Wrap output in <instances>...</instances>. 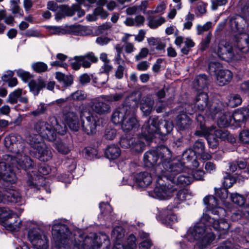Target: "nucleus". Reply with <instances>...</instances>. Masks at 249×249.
Returning a JSON list of instances; mask_svg holds the SVG:
<instances>
[{
  "label": "nucleus",
  "mask_w": 249,
  "mask_h": 249,
  "mask_svg": "<svg viewBox=\"0 0 249 249\" xmlns=\"http://www.w3.org/2000/svg\"><path fill=\"white\" fill-rule=\"evenodd\" d=\"M210 227L216 231H226L229 229L230 225L225 219L216 220L207 214H203L199 222L188 230V239L194 241L199 249H206L215 238L214 234L208 231Z\"/></svg>",
  "instance_id": "1"
},
{
  "label": "nucleus",
  "mask_w": 249,
  "mask_h": 249,
  "mask_svg": "<svg viewBox=\"0 0 249 249\" xmlns=\"http://www.w3.org/2000/svg\"><path fill=\"white\" fill-rule=\"evenodd\" d=\"M71 232L68 226L63 223L57 222L52 226L53 238L58 243L63 245H73L79 248L86 247L93 248L95 246L94 239L89 237H85L79 232Z\"/></svg>",
  "instance_id": "2"
},
{
  "label": "nucleus",
  "mask_w": 249,
  "mask_h": 249,
  "mask_svg": "<svg viewBox=\"0 0 249 249\" xmlns=\"http://www.w3.org/2000/svg\"><path fill=\"white\" fill-rule=\"evenodd\" d=\"M172 153L170 149L164 145L159 146L155 150L146 152L143 156V161L147 167L153 166L156 164L158 160L160 162L153 168L156 176L159 179H162V175L170 169L169 166L172 163Z\"/></svg>",
  "instance_id": "3"
},
{
  "label": "nucleus",
  "mask_w": 249,
  "mask_h": 249,
  "mask_svg": "<svg viewBox=\"0 0 249 249\" xmlns=\"http://www.w3.org/2000/svg\"><path fill=\"white\" fill-rule=\"evenodd\" d=\"M169 168L170 169L163 174L162 178H166L174 184L185 186L189 185L193 181L192 177L185 173H183L176 177V176L181 173L184 170V165L180 161H172Z\"/></svg>",
  "instance_id": "4"
},
{
  "label": "nucleus",
  "mask_w": 249,
  "mask_h": 249,
  "mask_svg": "<svg viewBox=\"0 0 249 249\" xmlns=\"http://www.w3.org/2000/svg\"><path fill=\"white\" fill-rule=\"evenodd\" d=\"M140 96L138 98L133 96L128 97L122 107L116 108L112 115L111 120L115 124H122L126 117L135 112L138 107Z\"/></svg>",
  "instance_id": "5"
},
{
  "label": "nucleus",
  "mask_w": 249,
  "mask_h": 249,
  "mask_svg": "<svg viewBox=\"0 0 249 249\" xmlns=\"http://www.w3.org/2000/svg\"><path fill=\"white\" fill-rule=\"evenodd\" d=\"M208 95L205 92H200L195 98L194 107L199 111L206 110L208 116L213 117L221 111V103L217 101H213L209 104Z\"/></svg>",
  "instance_id": "6"
},
{
  "label": "nucleus",
  "mask_w": 249,
  "mask_h": 249,
  "mask_svg": "<svg viewBox=\"0 0 249 249\" xmlns=\"http://www.w3.org/2000/svg\"><path fill=\"white\" fill-rule=\"evenodd\" d=\"M76 1L77 3L73 4L71 7L67 4L62 5L60 7V11L56 15V18L62 19L65 17H72L75 12L77 13L78 17L81 18L85 15V11L81 9V5L86 6V1L90 4L96 2V0H76Z\"/></svg>",
  "instance_id": "7"
},
{
  "label": "nucleus",
  "mask_w": 249,
  "mask_h": 249,
  "mask_svg": "<svg viewBox=\"0 0 249 249\" xmlns=\"http://www.w3.org/2000/svg\"><path fill=\"white\" fill-rule=\"evenodd\" d=\"M211 49L213 53L226 61L229 62L237 59L232 45L225 41H220L217 46L213 45Z\"/></svg>",
  "instance_id": "8"
},
{
  "label": "nucleus",
  "mask_w": 249,
  "mask_h": 249,
  "mask_svg": "<svg viewBox=\"0 0 249 249\" xmlns=\"http://www.w3.org/2000/svg\"><path fill=\"white\" fill-rule=\"evenodd\" d=\"M81 127L82 131L88 135H92L96 132L97 121L92 113L87 110H81Z\"/></svg>",
  "instance_id": "9"
},
{
  "label": "nucleus",
  "mask_w": 249,
  "mask_h": 249,
  "mask_svg": "<svg viewBox=\"0 0 249 249\" xmlns=\"http://www.w3.org/2000/svg\"><path fill=\"white\" fill-rule=\"evenodd\" d=\"M33 129L44 139L49 141H54L55 140V133L53 128V124L46 121L38 120L35 122Z\"/></svg>",
  "instance_id": "10"
},
{
  "label": "nucleus",
  "mask_w": 249,
  "mask_h": 249,
  "mask_svg": "<svg viewBox=\"0 0 249 249\" xmlns=\"http://www.w3.org/2000/svg\"><path fill=\"white\" fill-rule=\"evenodd\" d=\"M158 118L150 117L142 127V136L145 141L150 142L152 141L155 135H159Z\"/></svg>",
  "instance_id": "11"
},
{
  "label": "nucleus",
  "mask_w": 249,
  "mask_h": 249,
  "mask_svg": "<svg viewBox=\"0 0 249 249\" xmlns=\"http://www.w3.org/2000/svg\"><path fill=\"white\" fill-rule=\"evenodd\" d=\"M29 238L34 247L36 249H47L48 240L43 232L40 229H34L29 231Z\"/></svg>",
  "instance_id": "12"
},
{
  "label": "nucleus",
  "mask_w": 249,
  "mask_h": 249,
  "mask_svg": "<svg viewBox=\"0 0 249 249\" xmlns=\"http://www.w3.org/2000/svg\"><path fill=\"white\" fill-rule=\"evenodd\" d=\"M230 171L233 173L236 172V175L239 179L248 178L249 176V165L247 167V162L244 160H237L229 163Z\"/></svg>",
  "instance_id": "13"
},
{
  "label": "nucleus",
  "mask_w": 249,
  "mask_h": 249,
  "mask_svg": "<svg viewBox=\"0 0 249 249\" xmlns=\"http://www.w3.org/2000/svg\"><path fill=\"white\" fill-rule=\"evenodd\" d=\"M102 96L103 95H101L95 99L92 106L93 111L100 115L107 114L111 111L110 106L106 102L107 101H105Z\"/></svg>",
  "instance_id": "14"
},
{
  "label": "nucleus",
  "mask_w": 249,
  "mask_h": 249,
  "mask_svg": "<svg viewBox=\"0 0 249 249\" xmlns=\"http://www.w3.org/2000/svg\"><path fill=\"white\" fill-rule=\"evenodd\" d=\"M235 47L243 52L249 51V35L245 33L236 35L233 38Z\"/></svg>",
  "instance_id": "15"
},
{
  "label": "nucleus",
  "mask_w": 249,
  "mask_h": 249,
  "mask_svg": "<svg viewBox=\"0 0 249 249\" xmlns=\"http://www.w3.org/2000/svg\"><path fill=\"white\" fill-rule=\"evenodd\" d=\"M204 203L206 205L208 210L215 215H219L225 213V211L222 208L218 206V200L215 197L213 196H209L203 199Z\"/></svg>",
  "instance_id": "16"
},
{
  "label": "nucleus",
  "mask_w": 249,
  "mask_h": 249,
  "mask_svg": "<svg viewBox=\"0 0 249 249\" xmlns=\"http://www.w3.org/2000/svg\"><path fill=\"white\" fill-rule=\"evenodd\" d=\"M177 190L174 185H160L157 186L154 189L155 196L159 199H166L170 197L174 192Z\"/></svg>",
  "instance_id": "17"
},
{
  "label": "nucleus",
  "mask_w": 249,
  "mask_h": 249,
  "mask_svg": "<svg viewBox=\"0 0 249 249\" xmlns=\"http://www.w3.org/2000/svg\"><path fill=\"white\" fill-rule=\"evenodd\" d=\"M15 152L17 153V163L21 168L25 170L33 168L34 166V162L29 157L24 154V149H18Z\"/></svg>",
  "instance_id": "18"
},
{
  "label": "nucleus",
  "mask_w": 249,
  "mask_h": 249,
  "mask_svg": "<svg viewBox=\"0 0 249 249\" xmlns=\"http://www.w3.org/2000/svg\"><path fill=\"white\" fill-rule=\"evenodd\" d=\"M0 178L4 181L11 184L17 181V177L15 173L7 167L5 162H0Z\"/></svg>",
  "instance_id": "19"
},
{
  "label": "nucleus",
  "mask_w": 249,
  "mask_h": 249,
  "mask_svg": "<svg viewBox=\"0 0 249 249\" xmlns=\"http://www.w3.org/2000/svg\"><path fill=\"white\" fill-rule=\"evenodd\" d=\"M65 121L69 128L74 131H77L80 127L79 118L76 113L70 111L65 115Z\"/></svg>",
  "instance_id": "20"
},
{
  "label": "nucleus",
  "mask_w": 249,
  "mask_h": 249,
  "mask_svg": "<svg viewBox=\"0 0 249 249\" xmlns=\"http://www.w3.org/2000/svg\"><path fill=\"white\" fill-rule=\"evenodd\" d=\"M39 147L36 149V157L41 161H47L50 160L52 157L51 149L47 146L45 143H41Z\"/></svg>",
  "instance_id": "21"
},
{
  "label": "nucleus",
  "mask_w": 249,
  "mask_h": 249,
  "mask_svg": "<svg viewBox=\"0 0 249 249\" xmlns=\"http://www.w3.org/2000/svg\"><path fill=\"white\" fill-rule=\"evenodd\" d=\"M176 124L180 130H188L191 129L192 121L187 114L182 113L177 116Z\"/></svg>",
  "instance_id": "22"
},
{
  "label": "nucleus",
  "mask_w": 249,
  "mask_h": 249,
  "mask_svg": "<svg viewBox=\"0 0 249 249\" xmlns=\"http://www.w3.org/2000/svg\"><path fill=\"white\" fill-rule=\"evenodd\" d=\"M154 104V98L151 94L147 95L142 100L140 104V108L145 116H148L150 114Z\"/></svg>",
  "instance_id": "23"
},
{
  "label": "nucleus",
  "mask_w": 249,
  "mask_h": 249,
  "mask_svg": "<svg viewBox=\"0 0 249 249\" xmlns=\"http://www.w3.org/2000/svg\"><path fill=\"white\" fill-rule=\"evenodd\" d=\"M136 184L141 187H145L152 182L151 175L147 172H143L137 174L134 177Z\"/></svg>",
  "instance_id": "24"
},
{
  "label": "nucleus",
  "mask_w": 249,
  "mask_h": 249,
  "mask_svg": "<svg viewBox=\"0 0 249 249\" xmlns=\"http://www.w3.org/2000/svg\"><path fill=\"white\" fill-rule=\"evenodd\" d=\"M216 76L217 84L220 86H223L231 80L233 75L228 70H222L217 72Z\"/></svg>",
  "instance_id": "25"
},
{
  "label": "nucleus",
  "mask_w": 249,
  "mask_h": 249,
  "mask_svg": "<svg viewBox=\"0 0 249 249\" xmlns=\"http://www.w3.org/2000/svg\"><path fill=\"white\" fill-rule=\"evenodd\" d=\"M135 112L127 115L125 120L122 123V128L124 131L128 132L137 128L138 126V122L134 115Z\"/></svg>",
  "instance_id": "26"
},
{
  "label": "nucleus",
  "mask_w": 249,
  "mask_h": 249,
  "mask_svg": "<svg viewBox=\"0 0 249 249\" xmlns=\"http://www.w3.org/2000/svg\"><path fill=\"white\" fill-rule=\"evenodd\" d=\"M249 117V109L242 107L236 110L232 115L233 120L235 123H241L246 121Z\"/></svg>",
  "instance_id": "27"
},
{
  "label": "nucleus",
  "mask_w": 249,
  "mask_h": 249,
  "mask_svg": "<svg viewBox=\"0 0 249 249\" xmlns=\"http://www.w3.org/2000/svg\"><path fill=\"white\" fill-rule=\"evenodd\" d=\"M148 26L151 29H156L166 22L164 18L160 16L148 15L147 17Z\"/></svg>",
  "instance_id": "28"
},
{
  "label": "nucleus",
  "mask_w": 249,
  "mask_h": 249,
  "mask_svg": "<svg viewBox=\"0 0 249 249\" xmlns=\"http://www.w3.org/2000/svg\"><path fill=\"white\" fill-rule=\"evenodd\" d=\"M30 91L34 95H37L43 88L46 87V84L44 80L39 78L37 80H31L28 84Z\"/></svg>",
  "instance_id": "29"
},
{
  "label": "nucleus",
  "mask_w": 249,
  "mask_h": 249,
  "mask_svg": "<svg viewBox=\"0 0 249 249\" xmlns=\"http://www.w3.org/2000/svg\"><path fill=\"white\" fill-rule=\"evenodd\" d=\"M79 57L82 66L86 68L90 67L91 62L96 63L98 60V57L92 52L87 53L84 55L79 56Z\"/></svg>",
  "instance_id": "30"
},
{
  "label": "nucleus",
  "mask_w": 249,
  "mask_h": 249,
  "mask_svg": "<svg viewBox=\"0 0 249 249\" xmlns=\"http://www.w3.org/2000/svg\"><path fill=\"white\" fill-rule=\"evenodd\" d=\"M215 127H213V133L215 136L218 139L223 141L227 140L231 143L235 142V139L232 135L227 130L225 129H215Z\"/></svg>",
  "instance_id": "31"
},
{
  "label": "nucleus",
  "mask_w": 249,
  "mask_h": 249,
  "mask_svg": "<svg viewBox=\"0 0 249 249\" xmlns=\"http://www.w3.org/2000/svg\"><path fill=\"white\" fill-rule=\"evenodd\" d=\"M133 143L131 144V150L137 153H141L144 149L145 146L144 141H145L142 136L133 138Z\"/></svg>",
  "instance_id": "32"
},
{
  "label": "nucleus",
  "mask_w": 249,
  "mask_h": 249,
  "mask_svg": "<svg viewBox=\"0 0 249 249\" xmlns=\"http://www.w3.org/2000/svg\"><path fill=\"white\" fill-rule=\"evenodd\" d=\"M105 155L108 159L114 160L119 157L121 155V150L116 145H110L107 148Z\"/></svg>",
  "instance_id": "33"
},
{
  "label": "nucleus",
  "mask_w": 249,
  "mask_h": 249,
  "mask_svg": "<svg viewBox=\"0 0 249 249\" xmlns=\"http://www.w3.org/2000/svg\"><path fill=\"white\" fill-rule=\"evenodd\" d=\"M19 138L20 137L18 136L15 134H10L5 139V144L6 146L11 145L13 146V148L15 145L20 150L23 149V143L19 141Z\"/></svg>",
  "instance_id": "34"
},
{
  "label": "nucleus",
  "mask_w": 249,
  "mask_h": 249,
  "mask_svg": "<svg viewBox=\"0 0 249 249\" xmlns=\"http://www.w3.org/2000/svg\"><path fill=\"white\" fill-rule=\"evenodd\" d=\"M42 137L38 134L30 135L28 137L27 141L34 149H36L41 143H45L42 140Z\"/></svg>",
  "instance_id": "35"
},
{
  "label": "nucleus",
  "mask_w": 249,
  "mask_h": 249,
  "mask_svg": "<svg viewBox=\"0 0 249 249\" xmlns=\"http://www.w3.org/2000/svg\"><path fill=\"white\" fill-rule=\"evenodd\" d=\"M4 211L8 213V214L5 216L7 219L12 217L14 218L15 219V222L14 223L10 221H7V223L8 224L9 227L13 230H16L17 228H19L20 225V222L17 223V220L18 219L17 215L8 208H4Z\"/></svg>",
  "instance_id": "36"
},
{
  "label": "nucleus",
  "mask_w": 249,
  "mask_h": 249,
  "mask_svg": "<svg viewBox=\"0 0 249 249\" xmlns=\"http://www.w3.org/2000/svg\"><path fill=\"white\" fill-rule=\"evenodd\" d=\"M173 124L172 122L164 121L163 124L159 125V133L162 136H166L170 133L173 129Z\"/></svg>",
  "instance_id": "37"
},
{
  "label": "nucleus",
  "mask_w": 249,
  "mask_h": 249,
  "mask_svg": "<svg viewBox=\"0 0 249 249\" xmlns=\"http://www.w3.org/2000/svg\"><path fill=\"white\" fill-rule=\"evenodd\" d=\"M51 123L53 124V128L55 133V138H56L57 133L62 135L65 134L66 132L67 127L64 124H60L58 123L55 118L52 119Z\"/></svg>",
  "instance_id": "38"
},
{
  "label": "nucleus",
  "mask_w": 249,
  "mask_h": 249,
  "mask_svg": "<svg viewBox=\"0 0 249 249\" xmlns=\"http://www.w3.org/2000/svg\"><path fill=\"white\" fill-rule=\"evenodd\" d=\"M217 115H218L217 117L218 124L222 127H225L228 125L230 124V120L231 121V119H230V116H228L222 112V106H221V111L213 117L211 116V117L214 119L216 117Z\"/></svg>",
  "instance_id": "39"
},
{
  "label": "nucleus",
  "mask_w": 249,
  "mask_h": 249,
  "mask_svg": "<svg viewBox=\"0 0 249 249\" xmlns=\"http://www.w3.org/2000/svg\"><path fill=\"white\" fill-rule=\"evenodd\" d=\"M207 84V76L205 74H200L197 76L194 83V86L198 90L204 89Z\"/></svg>",
  "instance_id": "40"
},
{
  "label": "nucleus",
  "mask_w": 249,
  "mask_h": 249,
  "mask_svg": "<svg viewBox=\"0 0 249 249\" xmlns=\"http://www.w3.org/2000/svg\"><path fill=\"white\" fill-rule=\"evenodd\" d=\"M116 51V54L114 58L115 63L117 64L123 65L124 64V58L125 55L123 54V47L120 44H117L115 47Z\"/></svg>",
  "instance_id": "41"
},
{
  "label": "nucleus",
  "mask_w": 249,
  "mask_h": 249,
  "mask_svg": "<svg viewBox=\"0 0 249 249\" xmlns=\"http://www.w3.org/2000/svg\"><path fill=\"white\" fill-rule=\"evenodd\" d=\"M54 148L62 154H67L70 151L69 146L61 141H57L54 143Z\"/></svg>",
  "instance_id": "42"
},
{
  "label": "nucleus",
  "mask_w": 249,
  "mask_h": 249,
  "mask_svg": "<svg viewBox=\"0 0 249 249\" xmlns=\"http://www.w3.org/2000/svg\"><path fill=\"white\" fill-rule=\"evenodd\" d=\"M8 201L13 203H18L21 201V196L18 191L10 190L6 195Z\"/></svg>",
  "instance_id": "43"
},
{
  "label": "nucleus",
  "mask_w": 249,
  "mask_h": 249,
  "mask_svg": "<svg viewBox=\"0 0 249 249\" xmlns=\"http://www.w3.org/2000/svg\"><path fill=\"white\" fill-rule=\"evenodd\" d=\"M242 102V99L240 95L237 94H231L229 97L228 106L231 107H235Z\"/></svg>",
  "instance_id": "44"
},
{
  "label": "nucleus",
  "mask_w": 249,
  "mask_h": 249,
  "mask_svg": "<svg viewBox=\"0 0 249 249\" xmlns=\"http://www.w3.org/2000/svg\"><path fill=\"white\" fill-rule=\"evenodd\" d=\"M213 131V130L208 134L206 139L210 147L212 148H216L219 144V140L215 136V134Z\"/></svg>",
  "instance_id": "45"
},
{
  "label": "nucleus",
  "mask_w": 249,
  "mask_h": 249,
  "mask_svg": "<svg viewBox=\"0 0 249 249\" xmlns=\"http://www.w3.org/2000/svg\"><path fill=\"white\" fill-rule=\"evenodd\" d=\"M10 2L12 13L17 16L22 17L23 16V10L20 8L18 5L19 0H11Z\"/></svg>",
  "instance_id": "46"
},
{
  "label": "nucleus",
  "mask_w": 249,
  "mask_h": 249,
  "mask_svg": "<svg viewBox=\"0 0 249 249\" xmlns=\"http://www.w3.org/2000/svg\"><path fill=\"white\" fill-rule=\"evenodd\" d=\"M184 46L181 49V52L183 54L187 55L191 50V48L194 47L195 43L190 38H186L184 41Z\"/></svg>",
  "instance_id": "47"
},
{
  "label": "nucleus",
  "mask_w": 249,
  "mask_h": 249,
  "mask_svg": "<svg viewBox=\"0 0 249 249\" xmlns=\"http://www.w3.org/2000/svg\"><path fill=\"white\" fill-rule=\"evenodd\" d=\"M22 89H18L11 93L8 98V102L12 104L17 103L18 99L22 94Z\"/></svg>",
  "instance_id": "48"
},
{
  "label": "nucleus",
  "mask_w": 249,
  "mask_h": 249,
  "mask_svg": "<svg viewBox=\"0 0 249 249\" xmlns=\"http://www.w3.org/2000/svg\"><path fill=\"white\" fill-rule=\"evenodd\" d=\"M221 64L217 62H211L209 64L208 69L211 74L215 75L219 71L222 70Z\"/></svg>",
  "instance_id": "49"
},
{
  "label": "nucleus",
  "mask_w": 249,
  "mask_h": 249,
  "mask_svg": "<svg viewBox=\"0 0 249 249\" xmlns=\"http://www.w3.org/2000/svg\"><path fill=\"white\" fill-rule=\"evenodd\" d=\"M111 235L112 238L117 241L119 240L124 235V230L121 226H117L113 229Z\"/></svg>",
  "instance_id": "50"
},
{
  "label": "nucleus",
  "mask_w": 249,
  "mask_h": 249,
  "mask_svg": "<svg viewBox=\"0 0 249 249\" xmlns=\"http://www.w3.org/2000/svg\"><path fill=\"white\" fill-rule=\"evenodd\" d=\"M133 138L130 136L125 135L122 137L120 140V144L123 148H129L131 149V144L133 143Z\"/></svg>",
  "instance_id": "51"
},
{
  "label": "nucleus",
  "mask_w": 249,
  "mask_h": 249,
  "mask_svg": "<svg viewBox=\"0 0 249 249\" xmlns=\"http://www.w3.org/2000/svg\"><path fill=\"white\" fill-rule=\"evenodd\" d=\"M34 71L38 73L44 72L48 70V66L42 62H37L32 64Z\"/></svg>",
  "instance_id": "52"
},
{
  "label": "nucleus",
  "mask_w": 249,
  "mask_h": 249,
  "mask_svg": "<svg viewBox=\"0 0 249 249\" xmlns=\"http://www.w3.org/2000/svg\"><path fill=\"white\" fill-rule=\"evenodd\" d=\"M124 96V93H118L111 94L109 95H103L102 98H104L105 101L112 102L120 101L123 98Z\"/></svg>",
  "instance_id": "53"
},
{
  "label": "nucleus",
  "mask_w": 249,
  "mask_h": 249,
  "mask_svg": "<svg viewBox=\"0 0 249 249\" xmlns=\"http://www.w3.org/2000/svg\"><path fill=\"white\" fill-rule=\"evenodd\" d=\"M87 95L86 93L81 90H78L71 93L69 98H71L74 101H83L86 99Z\"/></svg>",
  "instance_id": "54"
},
{
  "label": "nucleus",
  "mask_w": 249,
  "mask_h": 249,
  "mask_svg": "<svg viewBox=\"0 0 249 249\" xmlns=\"http://www.w3.org/2000/svg\"><path fill=\"white\" fill-rule=\"evenodd\" d=\"M231 201L239 206H243L246 202V198L241 195L237 193L232 194L231 196Z\"/></svg>",
  "instance_id": "55"
},
{
  "label": "nucleus",
  "mask_w": 249,
  "mask_h": 249,
  "mask_svg": "<svg viewBox=\"0 0 249 249\" xmlns=\"http://www.w3.org/2000/svg\"><path fill=\"white\" fill-rule=\"evenodd\" d=\"M188 196V192L187 190H180L177 193L175 200L176 201L177 204H178L181 202L185 200Z\"/></svg>",
  "instance_id": "56"
},
{
  "label": "nucleus",
  "mask_w": 249,
  "mask_h": 249,
  "mask_svg": "<svg viewBox=\"0 0 249 249\" xmlns=\"http://www.w3.org/2000/svg\"><path fill=\"white\" fill-rule=\"evenodd\" d=\"M205 150V144L201 140L196 141L194 144V152L196 154L199 155L200 153H202L203 151Z\"/></svg>",
  "instance_id": "57"
},
{
  "label": "nucleus",
  "mask_w": 249,
  "mask_h": 249,
  "mask_svg": "<svg viewBox=\"0 0 249 249\" xmlns=\"http://www.w3.org/2000/svg\"><path fill=\"white\" fill-rule=\"evenodd\" d=\"M107 75L100 73L98 76L93 78V81L96 84V86L100 87L104 85L107 81Z\"/></svg>",
  "instance_id": "58"
},
{
  "label": "nucleus",
  "mask_w": 249,
  "mask_h": 249,
  "mask_svg": "<svg viewBox=\"0 0 249 249\" xmlns=\"http://www.w3.org/2000/svg\"><path fill=\"white\" fill-rule=\"evenodd\" d=\"M195 19V15L189 12L185 18V22L183 24L184 29L190 30L193 26V21Z\"/></svg>",
  "instance_id": "59"
},
{
  "label": "nucleus",
  "mask_w": 249,
  "mask_h": 249,
  "mask_svg": "<svg viewBox=\"0 0 249 249\" xmlns=\"http://www.w3.org/2000/svg\"><path fill=\"white\" fill-rule=\"evenodd\" d=\"M212 27V23L210 21L206 22L203 25L198 24L196 26L197 34L198 35H202L205 32L209 31Z\"/></svg>",
  "instance_id": "60"
},
{
  "label": "nucleus",
  "mask_w": 249,
  "mask_h": 249,
  "mask_svg": "<svg viewBox=\"0 0 249 249\" xmlns=\"http://www.w3.org/2000/svg\"><path fill=\"white\" fill-rule=\"evenodd\" d=\"M196 155L193 150L191 148L187 149L182 153V160H186L187 162H190L192 159L195 158Z\"/></svg>",
  "instance_id": "61"
},
{
  "label": "nucleus",
  "mask_w": 249,
  "mask_h": 249,
  "mask_svg": "<svg viewBox=\"0 0 249 249\" xmlns=\"http://www.w3.org/2000/svg\"><path fill=\"white\" fill-rule=\"evenodd\" d=\"M47 105L44 103H41L35 110L31 112V114L34 116H37L44 114L47 110Z\"/></svg>",
  "instance_id": "62"
},
{
  "label": "nucleus",
  "mask_w": 249,
  "mask_h": 249,
  "mask_svg": "<svg viewBox=\"0 0 249 249\" xmlns=\"http://www.w3.org/2000/svg\"><path fill=\"white\" fill-rule=\"evenodd\" d=\"M177 221V217L175 214L171 212H169L168 214L165 216L162 220L163 223L166 225H170Z\"/></svg>",
  "instance_id": "63"
},
{
  "label": "nucleus",
  "mask_w": 249,
  "mask_h": 249,
  "mask_svg": "<svg viewBox=\"0 0 249 249\" xmlns=\"http://www.w3.org/2000/svg\"><path fill=\"white\" fill-rule=\"evenodd\" d=\"M239 141L244 143H249V130H243L239 135Z\"/></svg>",
  "instance_id": "64"
}]
</instances>
